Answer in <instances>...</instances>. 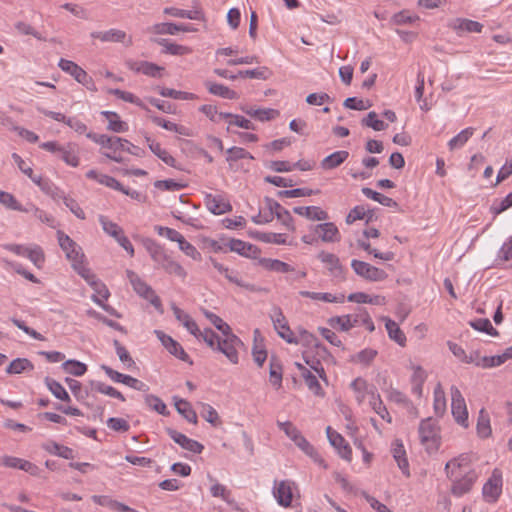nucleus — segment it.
<instances>
[{
  "instance_id": "obj_1",
  "label": "nucleus",
  "mask_w": 512,
  "mask_h": 512,
  "mask_svg": "<svg viewBox=\"0 0 512 512\" xmlns=\"http://www.w3.org/2000/svg\"><path fill=\"white\" fill-rule=\"evenodd\" d=\"M143 246L158 267L164 269L168 274H174L181 279L186 278L187 272L185 269L167 254L163 246L150 238L143 240Z\"/></svg>"
},
{
  "instance_id": "obj_2",
  "label": "nucleus",
  "mask_w": 512,
  "mask_h": 512,
  "mask_svg": "<svg viewBox=\"0 0 512 512\" xmlns=\"http://www.w3.org/2000/svg\"><path fill=\"white\" fill-rule=\"evenodd\" d=\"M359 323L365 325L368 331L373 332L375 330V325L364 308H358L357 313L354 315H343V316H335L328 320V324L335 329H339L340 331L347 332L353 327L357 326Z\"/></svg>"
},
{
  "instance_id": "obj_3",
  "label": "nucleus",
  "mask_w": 512,
  "mask_h": 512,
  "mask_svg": "<svg viewBox=\"0 0 512 512\" xmlns=\"http://www.w3.org/2000/svg\"><path fill=\"white\" fill-rule=\"evenodd\" d=\"M419 436L422 445L428 453H432L438 450L440 446V435L439 427L432 418L422 420L419 425Z\"/></svg>"
},
{
  "instance_id": "obj_4",
  "label": "nucleus",
  "mask_w": 512,
  "mask_h": 512,
  "mask_svg": "<svg viewBox=\"0 0 512 512\" xmlns=\"http://www.w3.org/2000/svg\"><path fill=\"white\" fill-rule=\"evenodd\" d=\"M277 426L290 438L297 447H299L305 454L313 456L315 453L314 447L306 440L301 434L299 429L290 421L280 422L277 421Z\"/></svg>"
},
{
  "instance_id": "obj_5",
  "label": "nucleus",
  "mask_w": 512,
  "mask_h": 512,
  "mask_svg": "<svg viewBox=\"0 0 512 512\" xmlns=\"http://www.w3.org/2000/svg\"><path fill=\"white\" fill-rule=\"evenodd\" d=\"M451 410L455 421L463 427H468V411L465 399L456 386H451Z\"/></svg>"
},
{
  "instance_id": "obj_6",
  "label": "nucleus",
  "mask_w": 512,
  "mask_h": 512,
  "mask_svg": "<svg viewBox=\"0 0 512 512\" xmlns=\"http://www.w3.org/2000/svg\"><path fill=\"white\" fill-rule=\"evenodd\" d=\"M271 320L273 322L274 329L276 330L279 337L284 339L289 344H298L299 339L294 336L293 331L288 325V321L284 316L282 310L279 307L273 309L271 314Z\"/></svg>"
},
{
  "instance_id": "obj_7",
  "label": "nucleus",
  "mask_w": 512,
  "mask_h": 512,
  "mask_svg": "<svg viewBox=\"0 0 512 512\" xmlns=\"http://www.w3.org/2000/svg\"><path fill=\"white\" fill-rule=\"evenodd\" d=\"M295 490H297V486L291 480L274 481L273 495L277 503L282 507L287 508L291 506Z\"/></svg>"
},
{
  "instance_id": "obj_8",
  "label": "nucleus",
  "mask_w": 512,
  "mask_h": 512,
  "mask_svg": "<svg viewBox=\"0 0 512 512\" xmlns=\"http://www.w3.org/2000/svg\"><path fill=\"white\" fill-rule=\"evenodd\" d=\"M351 267L358 276L369 281H382L387 277L384 270L364 261L353 259L351 261Z\"/></svg>"
},
{
  "instance_id": "obj_9",
  "label": "nucleus",
  "mask_w": 512,
  "mask_h": 512,
  "mask_svg": "<svg viewBox=\"0 0 512 512\" xmlns=\"http://www.w3.org/2000/svg\"><path fill=\"white\" fill-rule=\"evenodd\" d=\"M57 238L61 249L66 254L67 259H69L72 264L81 262V259H83L84 255L81 253V248L76 244V242L60 230L57 232Z\"/></svg>"
},
{
  "instance_id": "obj_10",
  "label": "nucleus",
  "mask_w": 512,
  "mask_h": 512,
  "mask_svg": "<svg viewBox=\"0 0 512 512\" xmlns=\"http://www.w3.org/2000/svg\"><path fill=\"white\" fill-rule=\"evenodd\" d=\"M502 492V476L498 470H494L491 477L484 484L482 493L484 499L489 503L498 500Z\"/></svg>"
},
{
  "instance_id": "obj_11",
  "label": "nucleus",
  "mask_w": 512,
  "mask_h": 512,
  "mask_svg": "<svg viewBox=\"0 0 512 512\" xmlns=\"http://www.w3.org/2000/svg\"><path fill=\"white\" fill-rule=\"evenodd\" d=\"M92 39H98L101 42L122 43L125 46L132 45V37L120 29H110L107 31H95L91 33Z\"/></svg>"
},
{
  "instance_id": "obj_12",
  "label": "nucleus",
  "mask_w": 512,
  "mask_h": 512,
  "mask_svg": "<svg viewBox=\"0 0 512 512\" xmlns=\"http://www.w3.org/2000/svg\"><path fill=\"white\" fill-rule=\"evenodd\" d=\"M0 465L7 468L23 470L32 476H38L41 472V469L34 463L14 456L5 455L0 457Z\"/></svg>"
},
{
  "instance_id": "obj_13",
  "label": "nucleus",
  "mask_w": 512,
  "mask_h": 512,
  "mask_svg": "<svg viewBox=\"0 0 512 512\" xmlns=\"http://www.w3.org/2000/svg\"><path fill=\"white\" fill-rule=\"evenodd\" d=\"M243 346V342L236 335H231L228 339L218 341L216 351L223 353L233 364L238 363V348Z\"/></svg>"
},
{
  "instance_id": "obj_14",
  "label": "nucleus",
  "mask_w": 512,
  "mask_h": 512,
  "mask_svg": "<svg viewBox=\"0 0 512 512\" xmlns=\"http://www.w3.org/2000/svg\"><path fill=\"white\" fill-rule=\"evenodd\" d=\"M317 258L325 264L329 274L336 279L344 280V268L340 263V259L337 255L326 251L318 253Z\"/></svg>"
},
{
  "instance_id": "obj_15",
  "label": "nucleus",
  "mask_w": 512,
  "mask_h": 512,
  "mask_svg": "<svg viewBox=\"0 0 512 512\" xmlns=\"http://www.w3.org/2000/svg\"><path fill=\"white\" fill-rule=\"evenodd\" d=\"M155 334L157 335L158 339L161 341L162 345L167 349V351L175 356L176 358L187 362L189 364H192L193 362L190 360L189 355L185 352L183 347L175 341L172 337L169 335H166L164 332L160 330H155Z\"/></svg>"
},
{
  "instance_id": "obj_16",
  "label": "nucleus",
  "mask_w": 512,
  "mask_h": 512,
  "mask_svg": "<svg viewBox=\"0 0 512 512\" xmlns=\"http://www.w3.org/2000/svg\"><path fill=\"white\" fill-rule=\"evenodd\" d=\"M326 434L330 444L338 451L339 456L350 462L352 460V450L343 436L330 426L326 428Z\"/></svg>"
},
{
  "instance_id": "obj_17",
  "label": "nucleus",
  "mask_w": 512,
  "mask_h": 512,
  "mask_svg": "<svg viewBox=\"0 0 512 512\" xmlns=\"http://www.w3.org/2000/svg\"><path fill=\"white\" fill-rule=\"evenodd\" d=\"M264 201L270 214H272V219L276 217L289 230L293 231L295 229L293 226V218L287 209L272 198L266 197Z\"/></svg>"
},
{
  "instance_id": "obj_18",
  "label": "nucleus",
  "mask_w": 512,
  "mask_h": 512,
  "mask_svg": "<svg viewBox=\"0 0 512 512\" xmlns=\"http://www.w3.org/2000/svg\"><path fill=\"white\" fill-rule=\"evenodd\" d=\"M311 230L315 232L323 242L336 243L341 240L340 232L333 222L313 225L311 226Z\"/></svg>"
},
{
  "instance_id": "obj_19",
  "label": "nucleus",
  "mask_w": 512,
  "mask_h": 512,
  "mask_svg": "<svg viewBox=\"0 0 512 512\" xmlns=\"http://www.w3.org/2000/svg\"><path fill=\"white\" fill-rule=\"evenodd\" d=\"M166 431L170 438L173 439L174 442L180 445L183 449L195 454H200L203 451L204 446L198 441L190 439L186 435L172 428H167Z\"/></svg>"
},
{
  "instance_id": "obj_20",
  "label": "nucleus",
  "mask_w": 512,
  "mask_h": 512,
  "mask_svg": "<svg viewBox=\"0 0 512 512\" xmlns=\"http://www.w3.org/2000/svg\"><path fill=\"white\" fill-rule=\"evenodd\" d=\"M226 246L229 247L230 251L236 252L241 256L256 259L260 254V249L251 243L244 242L239 239H230Z\"/></svg>"
},
{
  "instance_id": "obj_21",
  "label": "nucleus",
  "mask_w": 512,
  "mask_h": 512,
  "mask_svg": "<svg viewBox=\"0 0 512 512\" xmlns=\"http://www.w3.org/2000/svg\"><path fill=\"white\" fill-rule=\"evenodd\" d=\"M205 204L208 210L215 215L224 214L232 210L231 204L222 195L206 194Z\"/></svg>"
},
{
  "instance_id": "obj_22",
  "label": "nucleus",
  "mask_w": 512,
  "mask_h": 512,
  "mask_svg": "<svg viewBox=\"0 0 512 512\" xmlns=\"http://www.w3.org/2000/svg\"><path fill=\"white\" fill-rule=\"evenodd\" d=\"M211 262L213 267L221 274L224 275V277L231 283L236 284L237 286L243 287L249 291L255 292L259 289L256 288L255 285L244 283L238 276L237 273L233 270H230L229 268L225 267L221 263L217 262L215 259L211 258Z\"/></svg>"
},
{
  "instance_id": "obj_23",
  "label": "nucleus",
  "mask_w": 512,
  "mask_h": 512,
  "mask_svg": "<svg viewBox=\"0 0 512 512\" xmlns=\"http://www.w3.org/2000/svg\"><path fill=\"white\" fill-rule=\"evenodd\" d=\"M477 478V475L474 471L467 472L461 479L455 480L453 482L451 492L455 496H462L465 493H468L475 480Z\"/></svg>"
},
{
  "instance_id": "obj_24",
  "label": "nucleus",
  "mask_w": 512,
  "mask_h": 512,
  "mask_svg": "<svg viewBox=\"0 0 512 512\" xmlns=\"http://www.w3.org/2000/svg\"><path fill=\"white\" fill-rule=\"evenodd\" d=\"M293 212L312 221H326L329 215L318 206L294 207Z\"/></svg>"
},
{
  "instance_id": "obj_25",
  "label": "nucleus",
  "mask_w": 512,
  "mask_h": 512,
  "mask_svg": "<svg viewBox=\"0 0 512 512\" xmlns=\"http://www.w3.org/2000/svg\"><path fill=\"white\" fill-rule=\"evenodd\" d=\"M449 26L455 30L459 35L463 32L468 33H480L483 29V25L477 21L457 18L453 20Z\"/></svg>"
},
{
  "instance_id": "obj_26",
  "label": "nucleus",
  "mask_w": 512,
  "mask_h": 512,
  "mask_svg": "<svg viewBox=\"0 0 512 512\" xmlns=\"http://www.w3.org/2000/svg\"><path fill=\"white\" fill-rule=\"evenodd\" d=\"M296 367L300 371L301 376L304 378L308 389L313 392L316 396H323L322 387L315 375L311 373V370L305 367L301 363H295Z\"/></svg>"
},
{
  "instance_id": "obj_27",
  "label": "nucleus",
  "mask_w": 512,
  "mask_h": 512,
  "mask_svg": "<svg viewBox=\"0 0 512 512\" xmlns=\"http://www.w3.org/2000/svg\"><path fill=\"white\" fill-rule=\"evenodd\" d=\"M392 454L398 467L401 469L403 474L407 477L410 476L409 463L406 457V451L400 440H395L392 445Z\"/></svg>"
},
{
  "instance_id": "obj_28",
  "label": "nucleus",
  "mask_w": 512,
  "mask_h": 512,
  "mask_svg": "<svg viewBox=\"0 0 512 512\" xmlns=\"http://www.w3.org/2000/svg\"><path fill=\"white\" fill-rule=\"evenodd\" d=\"M66 73L70 74L77 82L83 84L88 89L94 88L92 78L82 69L81 66H60Z\"/></svg>"
},
{
  "instance_id": "obj_29",
  "label": "nucleus",
  "mask_w": 512,
  "mask_h": 512,
  "mask_svg": "<svg viewBox=\"0 0 512 512\" xmlns=\"http://www.w3.org/2000/svg\"><path fill=\"white\" fill-rule=\"evenodd\" d=\"M349 157V152L346 150L336 151L328 156H326L321 161V167L324 170H331L339 167L342 163H344Z\"/></svg>"
},
{
  "instance_id": "obj_30",
  "label": "nucleus",
  "mask_w": 512,
  "mask_h": 512,
  "mask_svg": "<svg viewBox=\"0 0 512 512\" xmlns=\"http://www.w3.org/2000/svg\"><path fill=\"white\" fill-rule=\"evenodd\" d=\"M101 114L108 120V129L116 132L123 133L128 130V124L120 119V116L113 111H103Z\"/></svg>"
},
{
  "instance_id": "obj_31",
  "label": "nucleus",
  "mask_w": 512,
  "mask_h": 512,
  "mask_svg": "<svg viewBox=\"0 0 512 512\" xmlns=\"http://www.w3.org/2000/svg\"><path fill=\"white\" fill-rule=\"evenodd\" d=\"M163 13L176 18H186L191 20H202L204 18L201 10H184L175 7H166Z\"/></svg>"
},
{
  "instance_id": "obj_32",
  "label": "nucleus",
  "mask_w": 512,
  "mask_h": 512,
  "mask_svg": "<svg viewBox=\"0 0 512 512\" xmlns=\"http://www.w3.org/2000/svg\"><path fill=\"white\" fill-rule=\"evenodd\" d=\"M127 276L134 288V290L142 297L149 298V295L153 294V289L147 285L144 281H142L139 276L131 271H127Z\"/></svg>"
},
{
  "instance_id": "obj_33",
  "label": "nucleus",
  "mask_w": 512,
  "mask_h": 512,
  "mask_svg": "<svg viewBox=\"0 0 512 512\" xmlns=\"http://www.w3.org/2000/svg\"><path fill=\"white\" fill-rule=\"evenodd\" d=\"M259 263L262 267L269 271L278 273H288L294 271L292 266L278 259L262 258L259 260Z\"/></svg>"
},
{
  "instance_id": "obj_34",
  "label": "nucleus",
  "mask_w": 512,
  "mask_h": 512,
  "mask_svg": "<svg viewBox=\"0 0 512 512\" xmlns=\"http://www.w3.org/2000/svg\"><path fill=\"white\" fill-rule=\"evenodd\" d=\"M172 310L176 319L180 321L192 335L197 336V332H199L197 323L179 307L173 306Z\"/></svg>"
},
{
  "instance_id": "obj_35",
  "label": "nucleus",
  "mask_w": 512,
  "mask_h": 512,
  "mask_svg": "<svg viewBox=\"0 0 512 512\" xmlns=\"http://www.w3.org/2000/svg\"><path fill=\"white\" fill-rule=\"evenodd\" d=\"M174 405L177 412L181 414L188 422L193 424L197 423V414L187 400L178 399L175 397Z\"/></svg>"
},
{
  "instance_id": "obj_36",
  "label": "nucleus",
  "mask_w": 512,
  "mask_h": 512,
  "mask_svg": "<svg viewBox=\"0 0 512 512\" xmlns=\"http://www.w3.org/2000/svg\"><path fill=\"white\" fill-rule=\"evenodd\" d=\"M419 21L420 18L418 15L412 14L409 10L406 9L395 13L390 19V23L396 26L413 25Z\"/></svg>"
},
{
  "instance_id": "obj_37",
  "label": "nucleus",
  "mask_w": 512,
  "mask_h": 512,
  "mask_svg": "<svg viewBox=\"0 0 512 512\" xmlns=\"http://www.w3.org/2000/svg\"><path fill=\"white\" fill-rule=\"evenodd\" d=\"M385 327L388 332L389 338L394 340L400 346H404L406 343V336L403 331L399 328L398 324L390 318H384Z\"/></svg>"
},
{
  "instance_id": "obj_38",
  "label": "nucleus",
  "mask_w": 512,
  "mask_h": 512,
  "mask_svg": "<svg viewBox=\"0 0 512 512\" xmlns=\"http://www.w3.org/2000/svg\"><path fill=\"white\" fill-rule=\"evenodd\" d=\"M205 86L207 87L208 91L216 96L225 98V99H237L238 95L234 90H231L230 88L217 83H212L210 81L205 82Z\"/></svg>"
},
{
  "instance_id": "obj_39",
  "label": "nucleus",
  "mask_w": 512,
  "mask_h": 512,
  "mask_svg": "<svg viewBox=\"0 0 512 512\" xmlns=\"http://www.w3.org/2000/svg\"><path fill=\"white\" fill-rule=\"evenodd\" d=\"M90 386L92 390H95L96 392H99L101 394L107 395L112 398L119 399L120 401L124 402L126 399L124 395L115 389L112 386L106 385L103 382L100 381H90Z\"/></svg>"
},
{
  "instance_id": "obj_40",
  "label": "nucleus",
  "mask_w": 512,
  "mask_h": 512,
  "mask_svg": "<svg viewBox=\"0 0 512 512\" xmlns=\"http://www.w3.org/2000/svg\"><path fill=\"white\" fill-rule=\"evenodd\" d=\"M299 294L302 297L310 298L313 300H320L324 302H330V303H342L345 299V296L343 294H340L339 296H334L331 293H321V292H310V291H300Z\"/></svg>"
},
{
  "instance_id": "obj_41",
  "label": "nucleus",
  "mask_w": 512,
  "mask_h": 512,
  "mask_svg": "<svg viewBox=\"0 0 512 512\" xmlns=\"http://www.w3.org/2000/svg\"><path fill=\"white\" fill-rule=\"evenodd\" d=\"M269 380L275 389H279L282 386V365L275 359L271 358L269 363Z\"/></svg>"
},
{
  "instance_id": "obj_42",
  "label": "nucleus",
  "mask_w": 512,
  "mask_h": 512,
  "mask_svg": "<svg viewBox=\"0 0 512 512\" xmlns=\"http://www.w3.org/2000/svg\"><path fill=\"white\" fill-rule=\"evenodd\" d=\"M57 156L66 164L72 167H77L79 165V157L77 155L75 146L72 144L63 146Z\"/></svg>"
},
{
  "instance_id": "obj_43",
  "label": "nucleus",
  "mask_w": 512,
  "mask_h": 512,
  "mask_svg": "<svg viewBox=\"0 0 512 512\" xmlns=\"http://www.w3.org/2000/svg\"><path fill=\"white\" fill-rule=\"evenodd\" d=\"M99 222L105 233L113 237L116 241L123 235V229L115 222L110 221L106 216L100 215Z\"/></svg>"
},
{
  "instance_id": "obj_44",
  "label": "nucleus",
  "mask_w": 512,
  "mask_h": 512,
  "mask_svg": "<svg viewBox=\"0 0 512 512\" xmlns=\"http://www.w3.org/2000/svg\"><path fill=\"white\" fill-rule=\"evenodd\" d=\"M361 191L367 198H370V199L380 203L383 206L393 207V208L398 207V203L396 201H394L392 198L385 196L379 192H376V191L372 190L371 188L363 187Z\"/></svg>"
},
{
  "instance_id": "obj_45",
  "label": "nucleus",
  "mask_w": 512,
  "mask_h": 512,
  "mask_svg": "<svg viewBox=\"0 0 512 512\" xmlns=\"http://www.w3.org/2000/svg\"><path fill=\"white\" fill-rule=\"evenodd\" d=\"M476 428L477 434L481 438H488L492 433V429L490 426V418L485 409H481L479 411Z\"/></svg>"
},
{
  "instance_id": "obj_46",
  "label": "nucleus",
  "mask_w": 512,
  "mask_h": 512,
  "mask_svg": "<svg viewBox=\"0 0 512 512\" xmlns=\"http://www.w3.org/2000/svg\"><path fill=\"white\" fill-rule=\"evenodd\" d=\"M150 119L152 120V122L168 131H173L175 133H178L180 135H185V136H189V133L187 132V128L182 126V125H178L176 123H173L171 121H168L166 119H163L159 116H150Z\"/></svg>"
},
{
  "instance_id": "obj_47",
  "label": "nucleus",
  "mask_w": 512,
  "mask_h": 512,
  "mask_svg": "<svg viewBox=\"0 0 512 512\" xmlns=\"http://www.w3.org/2000/svg\"><path fill=\"white\" fill-rule=\"evenodd\" d=\"M473 134L474 128H465L448 142L449 149L453 151L463 147L466 144V142L472 137Z\"/></svg>"
},
{
  "instance_id": "obj_48",
  "label": "nucleus",
  "mask_w": 512,
  "mask_h": 512,
  "mask_svg": "<svg viewBox=\"0 0 512 512\" xmlns=\"http://www.w3.org/2000/svg\"><path fill=\"white\" fill-rule=\"evenodd\" d=\"M34 366L27 358H16L6 368L8 374H20L25 371H32Z\"/></svg>"
},
{
  "instance_id": "obj_49",
  "label": "nucleus",
  "mask_w": 512,
  "mask_h": 512,
  "mask_svg": "<svg viewBox=\"0 0 512 512\" xmlns=\"http://www.w3.org/2000/svg\"><path fill=\"white\" fill-rule=\"evenodd\" d=\"M368 393L372 395L370 405L372 409L375 411V413H377L383 420H386L388 423H391L392 419L386 406L383 404L380 395L375 394L374 391H369Z\"/></svg>"
},
{
  "instance_id": "obj_50",
  "label": "nucleus",
  "mask_w": 512,
  "mask_h": 512,
  "mask_svg": "<svg viewBox=\"0 0 512 512\" xmlns=\"http://www.w3.org/2000/svg\"><path fill=\"white\" fill-rule=\"evenodd\" d=\"M45 384L48 387V389L50 390V392L57 399H60L62 401H67V402H69L71 400L70 396L67 393V391L65 390V388L58 381H56L50 377H46Z\"/></svg>"
},
{
  "instance_id": "obj_51",
  "label": "nucleus",
  "mask_w": 512,
  "mask_h": 512,
  "mask_svg": "<svg viewBox=\"0 0 512 512\" xmlns=\"http://www.w3.org/2000/svg\"><path fill=\"white\" fill-rule=\"evenodd\" d=\"M147 32L154 35H176L178 33V24L175 23H157L147 28Z\"/></svg>"
},
{
  "instance_id": "obj_52",
  "label": "nucleus",
  "mask_w": 512,
  "mask_h": 512,
  "mask_svg": "<svg viewBox=\"0 0 512 512\" xmlns=\"http://www.w3.org/2000/svg\"><path fill=\"white\" fill-rule=\"evenodd\" d=\"M0 204L11 210L29 212V209L24 208L11 193L2 190H0Z\"/></svg>"
},
{
  "instance_id": "obj_53",
  "label": "nucleus",
  "mask_w": 512,
  "mask_h": 512,
  "mask_svg": "<svg viewBox=\"0 0 512 512\" xmlns=\"http://www.w3.org/2000/svg\"><path fill=\"white\" fill-rule=\"evenodd\" d=\"M434 411L437 415H442L446 410L445 392L441 383H438L434 389Z\"/></svg>"
},
{
  "instance_id": "obj_54",
  "label": "nucleus",
  "mask_w": 512,
  "mask_h": 512,
  "mask_svg": "<svg viewBox=\"0 0 512 512\" xmlns=\"http://www.w3.org/2000/svg\"><path fill=\"white\" fill-rule=\"evenodd\" d=\"M161 46H163V52L171 55H184L190 53L191 50L179 44L171 43L167 39H161L157 41Z\"/></svg>"
},
{
  "instance_id": "obj_55",
  "label": "nucleus",
  "mask_w": 512,
  "mask_h": 512,
  "mask_svg": "<svg viewBox=\"0 0 512 512\" xmlns=\"http://www.w3.org/2000/svg\"><path fill=\"white\" fill-rule=\"evenodd\" d=\"M158 93L163 97H170L173 99L195 100L198 98L197 95L194 93L177 91V90L165 88V87L159 88Z\"/></svg>"
},
{
  "instance_id": "obj_56",
  "label": "nucleus",
  "mask_w": 512,
  "mask_h": 512,
  "mask_svg": "<svg viewBox=\"0 0 512 512\" xmlns=\"http://www.w3.org/2000/svg\"><path fill=\"white\" fill-rule=\"evenodd\" d=\"M271 72L268 70L266 66H259L255 69L251 70H240L238 71V75L241 78H251V79H262L265 80L270 76Z\"/></svg>"
},
{
  "instance_id": "obj_57",
  "label": "nucleus",
  "mask_w": 512,
  "mask_h": 512,
  "mask_svg": "<svg viewBox=\"0 0 512 512\" xmlns=\"http://www.w3.org/2000/svg\"><path fill=\"white\" fill-rule=\"evenodd\" d=\"M150 150L160 158L165 164L175 167L176 160L165 149H162L158 142H151L149 145Z\"/></svg>"
},
{
  "instance_id": "obj_58",
  "label": "nucleus",
  "mask_w": 512,
  "mask_h": 512,
  "mask_svg": "<svg viewBox=\"0 0 512 512\" xmlns=\"http://www.w3.org/2000/svg\"><path fill=\"white\" fill-rule=\"evenodd\" d=\"M372 216H373L372 212L371 211L366 212V210L363 206H355L352 210H350V212L346 216L345 221L347 224H352L356 220H361V219H364L365 217H367L366 222L368 223L372 219Z\"/></svg>"
},
{
  "instance_id": "obj_59",
  "label": "nucleus",
  "mask_w": 512,
  "mask_h": 512,
  "mask_svg": "<svg viewBox=\"0 0 512 512\" xmlns=\"http://www.w3.org/2000/svg\"><path fill=\"white\" fill-rule=\"evenodd\" d=\"M226 161L231 165L233 162H236L241 159H254V157L241 147H231L227 151Z\"/></svg>"
},
{
  "instance_id": "obj_60",
  "label": "nucleus",
  "mask_w": 512,
  "mask_h": 512,
  "mask_svg": "<svg viewBox=\"0 0 512 512\" xmlns=\"http://www.w3.org/2000/svg\"><path fill=\"white\" fill-rule=\"evenodd\" d=\"M64 371L74 376H82L87 371V366L77 360H67L62 364Z\"/></svg>"
},
{
  "instance_id": "obj_61",
  "label": "nucleus",
  "mask_w": 512,
  "mask_h": 512,
  "mask_svg": "<svg viewBox=\"0 0 512 512\" xmlns=\"http://www.w3.org/2000/svg\"><path fill=\"white\" fill-rule=\"evenodd\" d=\"M470 326L480 332H485L491 336H498V331L492 326L491 322L487 318H479L470 322Z\"/></svg>"
},
{
  "instance_id": "obj_62",
  "label": "nucleus",
  "mask_w": 512,
  "mask_h": 512,
  "mask_svg": "<svg viewBox=\"0 0 512 512\" xmlns=\"http://www.w3.org/2000/svg\"><path fill=\"white\" fill-rule=\"evenodd\" d=\"M197 339H202L210 348L216 350L220 337L210 328L204 329V331L197 332Z\"/></svg>"
},
{
  "instance_id": "obj_63",
  "label": "nucleus",
  "mask_w": 512,
  "mask_h": 512,
  "mask_svg": "<svg viewBox=\"0 0 512 512\" xmlns=\"http://www.w3.org/2000/svg\"><path fill=\"white\" fill-rule=\"evenodd\" d=\"M26 258H28L38 268H41L45 261L44 252L38 245L29 247Z\"/></svg>"
},
{
  "instance_id": "obj_64",
  "label": "nucleus",
  "mask_w": 512,
  "mask_h": 512,
  "mask_svg": "<svg viewBox=\"0 0 512 512\" xmlns=\"http://www.w3.org/2000/svg\"><path fill=\"white\" fill-rule=\"evenodd\" d=\"M145 403L153 410L161 415L167 416L169 411L167 410L166 404L155 395H147L145 397Z\"/></svg>"
}]
</instances>
